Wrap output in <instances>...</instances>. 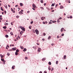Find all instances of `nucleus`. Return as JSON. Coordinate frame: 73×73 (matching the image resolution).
Masks as SVG:
<instances>
[{"mask_svg":"<svg viewBox=\"0 0 73 73\" xmlns=\"http://www.w3.org/2000/svg\"><path fill=\"white\" fill-rule=\"evenodd\" d=\"M19 27L23 31H25V29L24 28V27H23L22 26H19Z\"/></svg>","mask_w":73,"mask_h":73,"instance_id":"f257e3e1","label":"nucleus"},{"mask_svg":"<svg viewBox=\"0 0 73 73\" xmlns=\"http://www.w3.org/2000/svg\"><path fill=\"white\" fill-rule=\"evenodd\" d=\"M35 32L37 35H38L39 34V31H38V30L37 29L35 30Z\"/></svg>","mask_w":73,"mask_h":73,"instance_id":"f03ea898","label":"nucleus"},{"mask_svg":"<svg viewBox=\"0 0 73 73\" xmlns=\"http://www.w3.org/2000/svg\"><path fill=\"white\" fill-rule=\"evenodd\" d=\"M41 48H40V47H38V51L39 52H41Z\"/></svg>","mask_w":73,"mask_h":73,"instance_id":"7ed1b4c3","label":"nucleus"},{"mask_svg":"<svg viewBox=\"0 0 73 73\" xmlns=\"http://www.w3.org/2000/svg\"><path fill=\"white\" fill-rule=\"evenodd\" d=\"M33 8H36V5L34 4H33Z\"/></svg>","mask_w":73,"mask_h":73,"instance_id":"20e7f679","label":"nucleus"},{"mask_svg":"<svg viewBox=\"0 0 73 73\" xmlns=\"http://www.w3.org/2000/svg\"><path fill=\"white\" fill-rule=\"evenodd\" d=\"M64 29V28H62L60 30V31L61 32H62L63 31V30Z\"/></svg>","mask_w":73,"mask_h":73,"instance_id":"39448f33","label":"nucleus"},{"mask_svg":"<svg viewBox=\"0 0 73 73\" xmlns=\"http://www.w3.org/2000/svg\"><path fill=\"white\" fill-rule=\"evenodd\" d=\"M60 9H62L63 8H64V7L63 6L61 5L60 6Z\"/></svg>","mask_w":73,"mask_h":73,"instance_id":"423d86ee","label":"nucleus"},{"mask_svg":"<svg viewBox=\"0 0 73 73\" xmlns=\"http://www.w3.org/2000/svg\"><path fill=\"white\" fill-rule=\"evenodd\" d=\"M15 66H13L12 67V68L13 69H15Z\"/></svg>","mask_w":73,"mask_h":73,"instance_id":"0eeeda50","label":"nucleus"},{"mask_svg":"<svg viewBox=\"0 0 73 73\" xmlns=\"http://www.w3.org/2000/svg\"><path fill=\"white\" fill-rule=\"evenodd\" d=\"M23 32H23V31H21L20 32V34H21V35H23Z\"/></svg>","mask_w":73,"mask_h":73,"instance_id":"6e6552de","label":"nucleus"},{"mask_svg":"<svg viewBox=\"0 0 73 73\" xmlns=\"http://www.w3.org/2000/svg\"><path fill=\"white\" fill-rule=\"evenodd\" d=\"M19 14H20V15H22V14H23V13H22L21 11H20L19 12Z\"/></svg>","mask_w":73,"mask_h":73,"instance_id":"1a4fd4ad","label":"nucleus"},{"mask_svg":"<svg viewBox=\"0 0 73 73\" xmlns=\"http://www.w3.org/2000/svg\"><path fill=\"white\" fill-rule=\"evenodd\" d=\"M27 49L26 48H25L24 49V50H23V52H25L26 51H27Z\"/></svg>","mask_w":73,"mask_h":73,"instance_id":"9d476101","label":"nucleus"},{"mask_svg":"<svg viewBox=\"0 0 73 73\" xmlns=\"http://www.w3.org/2000/svg\"><path fill=\"white\" fill-rule=\"evenodd\" d=\"M12 49L13 50H16V49L15 48H13Z\"/></svg>","mask_w":73,"mask_h":73,"instance_id":"9b49d317","label":"nucleus"},{"mask_svg":"<svg viewBox=\"0 0 73 73\" xmlns=\"http://www.w3.org/2000/svg\"><path fill=\"white\" fill-rule=\"evenodd\" d=\"M5 8H6V9H8V7H7V5L6 4L5 5Z\"/></svg>","mask_w":73,"mask_h":73,"instance_id":"f8f14e48","label":"nucleus"},{"mask_svg":"<svg viewBox=\"0 0 73 73\" xmlns=\"http://www.w3.org/2000/svg\"><path fill=\"white\" fill-rule=\"evenodd\" d=\"M20 5L21 7H23V4L22 3H20Z\"/></svg>","mask_w":73,"mask_h":73,"instance_id":"ddd939ff","label":"nucleus"},{"mask_svg":"<svg viewBox=\"0 0 73 73\" xmlns=\"http://www.w3.org/2000/svg\"><path fill=\"white\" fill-rule=\"evenodd\" d=\"M63 58H64V59H66V55L64 56Z\"/></svg>","mask_w":73,"mask_h":73,"instance_id":"4468645a","label":"nucleus"},{"mask_svg":"<svg viewBox=\"0 0 73 73\" xmlns=\"http://www.w3.org/2000/svg\"><path fill=\"white\" fill-rule=\"evenodd\" d=\"M0 56H1V58H3V57H4V56L2 55V54H0Z\"/></svg>","mask_w":73,"mask_h":73,"instance_id":"2eb2a0df","label":"nucleus"},{"mask_svg":"<svg viewBox=\"0 0 73 73\" xmlns=\"http://www.w3.org/2000/svg\"><path fill=\"white\" fill-rule=\"evenodd\" d=\"M15 54L16 56H17L18 55V52H16L15 53Z\"/></svg>","mask_w":73,"mask_h":73,"instance_id":"dca6fc26","label":"nucleus"},{"mask_svg":"<svg viewBox=\"0 0 73 73\" xmlns=\"http://www.w3.org/2000/svg\"><path fill=\"white\" fill-rule=\"evenodd\" d=\"M5 36L6 37V38H8V37H9V36L8 35H5Z\"/></svg>","mask_w":73,"mask_h":73,"instance_id":"f3484780","label":"nucleus"},{"mask_svg":"<svg viewBox=\"0 0 73 73\" xmlns=\"http://www.w3.org/2000/svg\"><path fill=\"white\" fill-rule=\"evenodd\" d=\"M52 22L53 23H56V22H57V21H52Z\"/></svg>","mask_w":73,"mask_h":73,"instance_id":"a211bd4d","label":"nucleus"},{"mask_svg":"<svg viewBox=\"0 0 73 73\" xmlns=\"http://www.w3.org/2000/svg\"><path fill=\"white\" fill-rule=\"evenodd\" d=\"M3 28H4V29H7V27L6 26H4L3 27Z\"/></svg>","mask_w":73,"mask_h":73,"instance_id":"6ab92c4d","label":"nucleus"},{"mask_svg":"<svg viewBox=\"0 0 73 73\" xmlns=\"http://www.w3.org/2000/svg\"><path fill=\"white\" fill-rule=\"evenodd\" d=\"M52 7H54V3H52L51 5Z\"/></svg>","mask_w":73,"mask_h":73,"instance_id":"aec40b11","label":"nucleus"},{"mask_svg":"<svg viewBox=\"0 0 73 73\" xmlns=\"http://www.w3.org/2000/svg\"><path fill=\"white\" fill-rule=\"evenodd\" d=\"M41 19L42 20H44V17H42L41 18Z\"/></svg>","mask_w":73,"mask_h":73,"instance_id":"412c9836","label":"nucleus"},{"mask_svg":"<svg viewBox=\"0 0 73 73\" xmlns=\"http://www.w3.org/2000/svg\"><path fill=\"white\" fill-rule=\"evenodd\" d=\"M16 52H19V49H17L16 50Z\"/></svg>","mask_w":73,"mask_h":73,"instance_id":"4be33fe9","label":"nucleus"},{"mask_svg":"<svg viewBox=\"0 0 73 73\" xmlns=\"http://www.w3.org/2000/svg\"><path fill=\"white\" fill-rule=\"evenodd\" d=\"M10 34L11 35H12H12H13V33L12 32H11L10 33Z\"/></svg>","mask_w":73,"mask_h":73,"instance_id":"5701e85b","label":"nucleus"},{"mask_svg":"<svg viewBox=\"0 0 73 73\" xmlns=\"http://www.w3.org/2000/svg\"><path fill=\"white\" fill-rule=\"evenodd\" d=\"M51 36H49L48 37V40H49V39H50V38H51Z\"/></svg>","mask_w":73,"mask_h":73,"instance_id":"b1692460","label":"nucleus"},{"mask_svg":"<svg viewBox=\"0 0 73 73\" xmlns=\"http://www.w3.org/2000/svg\"><path fill=\"white\" fill-rule=\"evenodd\" d=\"M43 1H43V0H40V2H41V3H43Z\"/></svg>","mask_w":73,"mask_h":73,"instance_id":"393cba45","label":"nucleus"},{"mask_svg":"<svg viewBox=\"0 0 73 73\" xmlns=\"http://www.w3.org/2000/svg\"><path fill=\"white\" fill-rule=\"evenodd\" d=\"M1 60L3 62L4 61V59L1 58Z\"/></svg>","mask_w":73,"mask_h":73,"instance_id":"a878e982","label":"nucleus"},{"mask_svg":"<svg viewBox=\"0 0 73 73\" xmlns=\"http://www.w3.org/2000/svg\"><path fill=\"white\" fill-rule=\"evenodd\" d=\"M33 21H32L31 22V24H33Z\"/></svg>","mask_w":73,"mask_h":73,"instance_id":"bb28decb","label":"nucleus"},{"mask_svg":"<svg viewBox=\"0 0 73 73\" xmlns=\"http://www.w3.org/2000/svg\"><path fill=\"white\" fill-rule=\"evenodd\" d=\"M48 64H49V65H51V62H48Z\"/></svg>","mask_w":73,"mask_h":73,"instance_id":"cd10ccee","label":"nucleus"},{"mask_svg":"<svg viewBox=\"0 0 73 73\" xmlns=\"http://www.w3.org/2000/svg\"><path fill=\"white\" fill-rule=\"evenodd\" d=\"M7 55H8V56H9L10 55V54H9V52H7Z\"/></svg>","mask_w":73,"mask_h":73,"instance_id":"c85d7f7f","label":"nucleus"},{"mask_svg":"<svg viewBox=\"0 0 73 73\" xmlns=\"http://www.w3.org/2000/svg\"><path fill=\"white\" fill-rule=\"evenodd\" d=\"M53 70H54V68H53V67H52V70H51V71H53Z\"/></svg>","mask_w":73,"mask_h":73,"instance_id":"c756f323","label":"nucleus"},{"mask_svg":"<svg viewBox=\"0 0 73 73\" xmlns=\"http://www.w3.org/2000/svg\"><path fill=\"white\" fill-rule=\"evenodd\" d=\"M49 24H52V22H49Z\"/></svg>","mask_w":73,"mask_h":73,"instance_id":"7c9ffc66","label":"nucleus"},{"mask_svg":"<svg viewBox=\"0 0 73 73\" xmlns=\"http://www.w3.org/2000/svg\"><path fill=\"white\" fill-rule=\"evenodd\" d=\"M45 60H46L45 58H43L42 59V61H45Z\"/></svg>","mask_w":73,"mask_h":73,"instance_id":"2f4dec72","label":"nucleus"},{"mask_svg":"<svg viewBox=\"0 0 73 73\" xmlns=\"http://www.w3.org/2000/svg\"><path fill=\"white\" fill-rule=\"evenodd\" d=\"M57 23H60V21H59V19H58L57 21Z\"/></svg>","mask_w":73,"mask_h":73,"instance_id":"473e14b6","label":"nucleus"},{"mask_svg":"<svg viewBox=\"0 0 73 73\" xmlns=\"http://www.w3.org/2000/svg\"><path fill=\"white\" fill-rule=\"evenodd\" d=\"M20 47L22 49H24V47H23L21 46Z\"/></svg>","mask_w":73,"mask_h":73,"instance_id":"72a5a7b5","label":"nucleus"},{"mask_svg":"<svg viewBox=\"0 0 73 73\" xmlns=\"http://www.w3.org/2000/svg\"><path fill=\"white\" fill-rule=\"evenodd\" d=\"M48 70H51V68H50V67H48Z\"/></svg>","mask_w":73,"mask_h":73,"instance_id":"f704fd0d","label":"nucleus"},{"mask_svg":"<svg viewBox=\"0 0 73 73\" xmlns=\"http://www.w3.org/2000/svg\"><path fill=\"white\" fill-rule=\"evenodd\" d=\"M1 9L2 11H3V8L2 7H1Z\"/></svg>","mask_w":73,"mask_h":73,"instance_id":"c9c22d12","label":"nucleus"},{"mask_svg":"<svg viewBox=\"0 0 73 73\" xmlns=\"http://www.w3.org/2000/svg\"><path fill=\"white\" fill-rule=\"evenodd\" d=\"M58 61H56V64H58Z\"/></svg>","mask_w":73,"mask_h":73,"instance_id":"e433bc0d","label":"nucleus"},{"mask_svg":"<svg viewBox=\"0 0 73 73\" xmlns=\"http://www.w3.org/2000/svg\"><path fill=\"white\" fill-rule=\"evenodd\" d=\"M16 18H17V19H18V18H19V16H16Z\"/></svg>","mask_w":73,"mask_h":73,"instance_id":"4c0bfd02","label":"nucleus"},{"mask_svg":"<svg viewBox=\"0 0 73 73\" xmlns=\"http://www.w3.org/2000/svg\"><path fill=\"white\" fill-rule=\"evenodd\" d=\"M70 19H72V16H70L69 17Z\"/></svg>","mask_w":73,"mask_h":73,"instance_id":"58836bf2","label":"nucleus"},{"mask_svg":"<svg viewBox=\"0 0 73 73\" xmlns=\"http://www.w3.org/2000/svg\"><path fill=\"white\" fill-rule=\"evenodd\" d=\"M47 9H48V10H49H49H50V8H48V7H47L46 8Z\"/></svg>","mask_w":73,"mask_h":73,"instance_id":"ea45409f","label":"nucleus"},{"mask_svg":"<svg viewBox=\"0 0 73 73\" xmlns=\"http://www.w3.org/2000/svg\"><path fill=\"white\" fill-rule=\"evenodd\" d=\"M33 32H34V33H36L35 30H33Z\"/></svg>","mask_w":73,"mask_h":73,"instance_id":"a19ab883","label":"nucleus"},{"mask_svg":"<svg viewBox=\"0 0 73 73\" xmlns=\"http://www.w3.org/2000/svg\"><path fill=\"white\" fill-rule=\"evenodd\" d=\"M40 8L41 9H43V10H44V8H43L42 7H40Z\"/></svg>","mask_w":73,"mask_h":73,"instance_id":"79ce46f5","label":"nucleus"},{"mask_svg":"<svg viewBox=\"0 0 73 73\" xmlns=\"http://www.w3.org/2000/svg\"><path fill=\"white\" fill-rule=\"evenodd\" d=\"M13 13H15V10H13V11H12Z\"/></svg>","mask_w":73,"mask_h":73,"instance_id":"37998d69","label":"nucleus"},{"mask_svg":"<svg viewBox=\"0 0 73 73\" xmlns=\"http://www.w3.org/2000/svg\"><path fill=\"white\" fill-rule=\"evenodd\" d=\"M61 35H62V36H64V34H62Z\"/></svg>","mask_w":73,"mask_h":73,"instance_id":"c03bdc74","label":"nucleus"},{"mask_svg":"<svg viewBox=\"0 0 73 73\" xmlns=\"http://www.w3.org/2000/svg\"><path fill=\"white\" fill-rule=\"evenodd\" d=\"M43 24H45V22H43Z\"/></svg>","mask_w":73,"mask_h":73,"instance_id":"a18cd8bd","label":"nucleus"},{"mask_svg":"<svg viewBox=\"0 0 73 73\" xmlns=\"http://www.w3.org/2000/svg\"><path fill=\"white\" fill-rule=\"evenodd\" d=\"M58 19H59V20H60V19H62V18H61V17H59Z\"/></svg>","mask_w":73,"mask_h":73,"instance_id":"49530a36","label":"nucleus"},{"mask_svg":"<svg viewBox=\"0 0 73 73\" xmlns=\"http://www.w3.org/2000/svg\"><path fill=\"white\" fill-rule=\"evenodd\" d=\"M57 6H58V4H56V6H55L56 8H57Z\"/></svg>","mask_w":73,"mask_h":73,"instance_id":"de8ad7c7","label":"nucleus"},{"mask_svg":"<svg viewBox=\"0 0 73 73\" xmlns=\"http://www.w3.org/2000/svg\"><path fill=\"white\" fill-rule=\"evenodd\" d=\"M46 35V34L45 33H44L43 34V36H45Z\"/></svg>","mask_w":73,"mask_h":73,"instance_id":"09e8293b","label":"nucleus"},{"mask_svg":"<svg viewBox=\"0 0 73 73\" xmlns=\"http://www.w3.org/2000/svg\"><path fill=\"white\" fill-rule=\"evenodd\" d=\"M8 5L9 7H11V6L10 5Z\"/></svg>","mask_w":73,"mask_h":73,"instance_id":"8fccbe9b","label":"nucleus"},{"mask_svg":"<svg viewBox=\"0 0 73 73\" xmlns=\"http://www.w3.org/2000/svg\"><path fill=\"white\" fill-rule=\"evenodd\" d=\"M36 44H37L38 45H40V44L38 43H36Z\"/></svg>","mask_w":73,"mask_h":73,"instance_id":"3c124183","label":"nucleus"},{"mask_svg":"<svg viewBox=\"0 0 73 73\" xmlns=\"http://www.w3.org/2000/svg\"><path fill=\"white\" fill-rule=\"evenodd\" d=\"M11 25H13V23L12 22H11Z\"/></svg>","mask_w":73,"mask_h":73,"instance_id":"603ef678","label":"nucleus"},{"mask_svg":"<svg viewBox=\"0 0 73 73\" xmlns=\"http://www.w3.org/2000/svg\"><path fill=\"white\" fill-rule=\"evenodd\" d=\"M7 24L8 23H5V25H7Z\"/></svg>","mask_w":73,"mask_h":73,"instance_id":"864d4df0","label":"nucleus"},{"mask_svg":"<svg viewBox=\"0 0 73 73\" xmlns=\"http://www.w3.org/2000/svg\"><path fill=\"white\" fill-rule=\"evenodd\" d=\"M6 49H8V47H6Z\"/></svg>","mask_w":73,"mask_h":73,"instance_id":"5fc2aeb1","label":"nucleus"},{"mask_svg":"<svg viewBox=\"0 0 73 73\" xmlns=\"http://www.w3.org/2000/svg\"><path fill=\"white\" fill-rule=\"evenodd\" d=\"M45 23H46V24H47L48 23V22L46 21H45Z\"/></svg>","mask_w":73,"mask_h":73,"instance_id":"6e6d98bb","label":"nucleus"},{"mask_svg":"<svg viewBox=\"0 0 73 73\" xmlns=\"http://www.w3.org/2000/svg\"><path fill=\"white\" fill-rule=\"evenodd\" d=\"M29 29H31L32 28H31V26L29 27Z\"/></svg>","mask_w":73,"mask_h":73,"instance_id":"4d7b16f0","label":"nucleus"},{"mask_svg":"<svg viewBox=\"0 0 73 73\" xmlns=\"http://www.w3.org/2000/svg\"><path fill=\"white\" fill-rule=\"evenodd\" d=\"M57 38H60V37H59V36H57Z\"/></svg>","mask_w":73,"mask_h":73,"instance_id":"13d9d810","label":"nucleus"},{"mask_svg":"<svg viewBox=\"0 0 73 73\" xmlns=\"http://www.w3.org/2000/svg\"><path fill=\"white\" fill-rule=\"evenodd\" d=\"M11 11L12 12L13 11V9L12 8H11Z\"/></svg>","mask_w":73,"mask_h":73,"instance_id":"bf43d9fd","label":"nucleus"},{"mask_svg":"<svg viewBox=\"0 0 73 73\" xmlns=\"http://www.w3.org/2000/svg\"><path fill=\"white\" fill-rule=\"evenodd\" d=\"M42 40H43V41H45V39H44V38H43L42 39Z\"/></svg>","mask_w":73,"mask_h":73,"instance_id":"052dcab7","label":"nucleus"},{"mask_svg":"<svg viewBox=\"0 0 73 73\" xmlns=\"http://www.w3.org/2000/svg\"><path fill=\"white\" fill-rule=\"evenodd\" d=\"M70 0H69L68 1V3H70Z\"/></svg>","mask_w":73,"mask_h":73,"instance_id":"680f3d73","label":"nucleus"},{"mask_svg":"<svg viewBox=\"0 0 73 73\" xmlns=\"http://www.w3.org/2000/svg\"><path fill=\"white\" fill-rule=\"evenodd\" d=\"M12 49L11 50H9V51H12Z\"/></svg>","mask_w":73,"mask_h":73,"instance_id":"e2e57ef3","label":"nucleus"},{"mask_svg":"<svg viewBox=\"0 0 73 73\" xmlns=\"http://www.w3.org/2000/svg\"><path fill=\"white\" fill-rule=\"evenodd\" d=\"M4 12L5 13H7V11H5Z\"/></svg>","mask_w":73,"mask_h":73,"instance_id":"0e129e2a","label":"nucleus"},{"mask_svg":"<svg viewBox=\"0 0 73 73\" xmlns=\"http://www.w3.org/2000/svg\"><path fill=\"white\" fill-rule=\"evenodd\" d=\"M44 72L45 73H47V72H46V71H44Z\"/></svg>","mask_w":73,"mask_h":73,"instance_id":"69168bd1","label":"nucleus"},{"mask_svg":"<svg viewBox=\"0 0 73 73\" xmlns=\"http://www.w3.org/2000/svg\"><path fill=\"white\" fill-rule=\"evenodd\" d=\"M51 9H53V7H51Z\"/></svg>","mask_w":73,"mask_h":73,"instance_id":"338daca9","label":"nucleus"},{"mask_svg":"<svg viewBox=\"0 0 73 73\" xmlns=\"http://www.w3.org/2000/svg\"><path fill=\"white\" fill-rule=\"evenodd\" d=\"M0 20H2V18L0 17Z\"/></svg>","mask_w":73,"mask_h":73,"instance_id":"774afa93","label":"nucleus"}]
</instances>
